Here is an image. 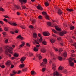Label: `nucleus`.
Listing matches in <instances>:
<instances>
[{
    "label": "nucleus",
    "mask_w": 76,
    "mask_h": 76,
    "mask_svg": "<svg viewBox=\"0 0 76 76\" xmlns=\"http://www.w3.org/2000/svg\"><path fill=\"white\" fill-rule=\"evenodd\" d=\"M13 48L11 47H9L5 51V54L7 56H8L10 57L11 56L10 54L9 53V52L10 53L13 54V52H12V50Z\"/></svg>",
    "instance_id": "f257e3e1"
},
{
    "label": "nucleus",
    "mask_w": 76,
    "mask_h": 76,
    "mask_svg": "<svg viewBox=\"0 0 76 76\" xmlns=\"http://www.w3.org/2000/svg\"><path fill=\"white\" fill-rule=\"evenodd\" d=\"M75 60V58H70L69 60V65L70 66H74V63L72 62V61Z\"/></svg>",
    "instance_id": "f03ea898"
},
{
    "label": "nucleus",
    "mask_w": 76,
    "mask_h": 76,
    "mask_svg": "<svg viewBox=\"0 0 76 76\" xmlns=\"http://www.w3.org/2000/svg\"><path fill=\"white\" fill-rule=\"evenodd\" d=\"M43 62L41 63V64H40V66L42 67H44L46 63H47V59H44L43 60Z\"/></svg>",
    "instance_id": "7ed1b4c3"
},
{
    "label": "nucleus",
    "mask_w": 76,
    "mask_h": 76,
    "mask_svg": "<svg viewBox=\"0 0 76 76\" xmlns=\"http://www.w3.org/2000/svg\"><path fill=\"white\" fill-rule=\"evenodd\" d=\"M42 14L43 15H45V17L46 18V19H48V20H50V18H49L48 16L47 15V14L46 12H42Z\"/></svg>",
    "instance_id": "20e7f679"
},
{
    "label": "nucleus",
    "mask_w": 76,
    "mask_h": 76,
    "mask_svg": "<svg viewBox=\"0 0 76 76\" xmlns=\"http://www.w3.org/2000/svg\"><path fill=\"white\" fill-rule=\"evenodd\" d=\"M42 34L44 36H49L50 33L48 31L44 32L42 33Z\"/></svg>",
    "instance_id": "39448f33"
},
{
    "label": "nucleus",
    "mask_w": 76,
    "mask_h": 76,
    "mask_svg": "<svg viewBox=\"0 0 76 76\" xmlns=\"http://www.w3.org/2000/svg\"><path fill=\"white\" fill-rule=\"evenodd\" d=\"M54 76H62L61 74H59V73L57 72H56L53 73Z\"/></svg>",
    "instance_id": "423d86ee"
},
{
    "label": "nucleus",
    "mask_w": 76,
    "mask_h": 76,
    "mask_svg": "<svg viewBox=\"0 0 76 76\" xmlns=\"http://www.w3.org/2000/svg\"><path fill=\"white\" fill-rule=\"evenodd\" d=\"M53 26H54L55 27V28L56 29V31H61V28H60L58 27L57 26H56L55 24H53Z\"/></svg>",
    "instance_id": "0eeeda50"
},
{
    "label": "nucleus",
    "mask_w": 76,
    "mask_h": 76,
    "mask_svg": "<svg viewBox=\"0 0 76 76\" xmlns=\"http://www.w3.org/2000/svg\"><path fill=\"white\" fill-rule=\"evenodd\" d=\"M19 1L21 3V4H23V3H26L27 0H19Z\"/></svg>",
    "instance_id": "6e6552de"
},
{
    "label": "nucleus",
    "mask_w": 76,
    "mask_h": 76,
    "mask_svg": "<svg viewBox=\"0 0 76 76\" xmlns=\"http://www.w3.org/2000/svg\"><path fill=\"white\" fill-rule=\"evenodd\" d=\"M37 8L38 10H42V7H41L39 4H38V6H37Z\"/></svg>",
    "instance_id": "1a4fd4ad"
},
{
    "label": "nucleus",
    "mask_w": 76,
    "mask_h": 76,
    "mask_svg": "<svg viewBox=\"0 0 76 76\" xmlns=\"http://www.w3.org/2000/svg\"><path fill=\"white\" fill-rule=\"evenodd\" d=\"M52 68L53 71H55V70H56V65H55L54 64H52Z\"/></svg>",
    "instance_id": "9d476101"
},
{
    "label": "nucleus",
    "mask_w": 76,
    "mask_h": 76,
    "mask_svg": "<svg viewBox=\"0 0 76 76\" xmlns=\"http://www.w3.org/2000/svg\"><path fill=\"white\" fill-rule=\"evenodd\" d=\"M66 33H67V32L66 31H62V32L60 33V35L61 36H63V35H64V34H66Z\"/></svg>",
    "instance_id": "9b49d317"
},
{
    "label": "nucleus",
    "mask_w": 76,
    "mask_h": 76,
    "mask_svg": "<svg viewBox=\"0 0 76 76\" xmlns=\"http://www.w3.org/2000/svg\"><path fill=\"white\" fill-rule=\"evenodd\" d=\"M38 36L39 37H40V38L39 40V41H40V42H42V37H41V34H38Z\"/></svg>",
    "instance_id": "f8f14e48"
},
{
    "label": "nucleus",
    "mask_w": 76,
    "mask_h": 76,
    "mask_svg": "<svg viewBox=\"0 0 76 76\" xmlns=\"http://www.w3.org/2000/svg\"><path fill=\"white\" fill-rule=\"evenodd\" d=\"M33 40L35 41L36 44H39V41L38 39H37L36 40L34 39H33Z\"/></svg>",
    "instance_id": "ddd939ff"
},
{
    "label": "nucleus",
    "mask_w": 76,
    "mask_h": 76,
    "mask_svg": "<svg viewBox=\"0 0 76 76\" xmlns=\"http://www.w3.org/2000/svg\"><path fill=\"white\" fill-rule=\"evenodd\" d=\"M26 59V57H23L20 59V61H21V63H23V61H24Z\"/></svg>",
    "instance_id": "4468645a"
},
{
    "label": "nucleus",
    "mask_w": 76,
    "mask_h": 76,
    "mask_svg": "<svg viewBox=\"0 0 76 76\" xmlns=\"http://www.w3.org/2000/svg\"><path fill=\"white\" fill-rule=\"evenodd\" d=\"M58 15H60L62 14V11L60 9H58Z\"/></svg>",
    "instance_id": "2eb2a0df"
},
{
    "label": "nucleus",
    "mask_w": 76,
    "mask_h": 76,
    "mask_svg": "<svg viewBox=\"0 0 76 76\" xmlns=\"http://www.w3.org/2000/svg\"><path fill=\"white\" fill-rule=\"evenodd\" d=\"M24 66L25 65L24 64H21L19 65V67L20 68V69H22V68H23Z\"/></svg>",
    "instance_id": "dca6fc26"
},
{
    "label": "nucleus",
    "mask_w": 76,
    "mask_h": 76,
    "mask_svg": "<svg viewBox=\"0 0 76 76\" xmlns=\"http://www.w3.org/2000/svg\"><path fill=\"white\" fill-rule=\"evenodd\" d=\"M10 64V61H8L6 63V65H7V66H9Z\"/></svg>",
    "instance_id": "f3484780"
},
{
    "label": "nucleus",
    "mask_w": 76,
    "mask_h": 76,
    "mask_svg": "<svg viewBox=\"0 0 76 76\" xmlns=\"http://www.w3.org/2000/svg\"><path fill=\"white\" fill-rule=\"evenodd\" d=\"M33 37L34 38H36L37 37V35L35 33H34L33 34Z\"/></svg>",
    "instance_id": "a211bd4d"
},
{
    "label": "nucleus",
    "mask_w": 76,
    "mask_h": 76,
    "mask_svg": "<svg viewBox=\"0 0 76 76\" xmlns=\"http://www.w3.org/2000/svg\"><path fill=\"white\" fill-rule=\"evenodd\" d=\"M17 38H19V39H23V37L21 36V35H19L17 37Z\"/></svg>",
    "instance_id": "6ab92c4d"
},
{
    "label": "nucleus",
    "mask_w": 76,
    "mask_h": 76,
    "mask_svg": "<svg viewBox=\"0 0 76 76\" xmlns=\"http://www.w3.org/2000/svg\"><path fill=\"white\" fill-rule=\"evenodd\" d=\"M22 44L20 45V48L22 47H23V46H24V45H25V42H22Z\"/></svg>",
    "instance_id": "aec40b11"
},
{
    "label": "nucleus",
    "mask_w": 76,
    "mask_h": 76,
    "mask_svg": "<svg viewBox=\"0 0 76 76\" xmlns=\"http://www.w3.org/2000/svg\"><path fill=\"white\" fill-rule=\"evenodd\" d=\"M66 10L67 11H68L69 12H73V10H72L71 9H66Z\"/></svg>",
    "instance_id": "412c9836"
},
{
    "label": "nucleus",
    "mask_w": 76,
    "mask_h": 76,
    "mask_svg": "<svg viewBox=\"0 0 76 76\" xmlns=\"http://www.w3.org/2000/svg\"><path fill=\"white\" fill-rule=\"evenodd\" d=\"M31 22L32 23H35L36 22V20L35 19H32L31 20Z\"/></svg>",
    "instance_id": "4be33fe9"
},
{
    "label": "nucleus",
    "mask_w": 76,
    "mask_h": 76,
    "mask_svg": "<svg viewBox=\"0 0 76 76\" xmlns=\"http://www.w3.org/2000/svg\"><path fill=\"white\" fill-rule=\"evenodd\" d=\"M63 56L65 57H67V53L66 52H64L63 54Z\"/></svg>",
    "instance_id": "5701e85b"
},
{
    "label": "nucleus",
    "mask_w": 76,
    "mask_h": 76,
    "mask_svg": "<svg viewBox=\"0 0 76 76\" xmlns=\"http://www.w3.org/2000/svg\"><path fill=\"white\" fill-rule=\"evenodd\" d=\"M31 75H35L36 74V72L34 71H32L31 72Z\"/></svg>",
    "instance_id": "b1692460"
},
{
    "label": "nucleus",
    "mask_w": 76,
    "mask_h": 76,
    "mask_svg": "<svg viewBox=\"0 0 76 76\" xmlns=\"http://www.w3.org/2000/svg\"><path fill=\"white\" fill-rule=\"evenodd\" d=\"M37 57H39V60H41V59L42 58V57H41V56H40V55L39 54H37Z\"/></svg>",
    "instance_id": "393cba45"
},
{
    "label": "nucleus",
    "mask_w": 76,
    "mask_h": 76,
    "mask_svg": "<svg viewBox=\"0 0 76 76\" xmlns=\"http://www.w3.org/2000/svg\"><path fill=\"white\" fill-rule=\"evenodd\" d=\"M50 41L51 43H54L55 42V40H54V39H50Z\"/></svg>",
    "instance_id": "a878e982"
},
{
    "label": "nucleus",
    "mask_w": 76,
    "mask_h": 76,
    "mask_svg": "<svg viewBox=\"0 0 76 76\" xmlns=\"http://www.w3.org/2000/svg\"><path fill=\"white\" fill-rule=\"evenodd\" d=\"M34 51L37 52L38 50V48L36 47H34Z\"/></svg>",
    "instance_id": "bb28decb"
},
{
    "label": "nucleus",
    "mask_w": 76,
    "mask_h": 76,
    "mask_svg": "<svg viewBox=\"0 0 76 76\" xmlns=\"http://www.w3.org/2000/svg\"><path fill=\"white\" fill-rule=\"evenodd\" d=\"M4 30L5 31H8V30L9 29V27H5L4 28Z\"/></svg>",
    "instance_id": "cd10ccee"
},
{
    "label": "nucleus",
    "mask_w": 76,
    "mask_h": 76,
    "mask_svg": "<svg viewBox=\"0 0 76 76\" xmlns=\"http://www.w3.org/2000/svg\"><path fill=\"white\" fill-rule=\"evenodd\" d=\"M15 8H17V10L20 9V7L19 6H18L17 5H15Z\"/></svg>",
    "instance_id": "c85d7f7f"
},
{
    "label": "nucleus",
    "mask_w": 76,
    "mask_h": 76,
    "mask_svg": "<svg viewBox=\"0 0 76 76\" xmlns=\"http://www.w3.org/2000/svg\"><path fill=\"white\" fill-rule=\"evenodd\" d=\"M27 70H28V68H24V69H23L22 71V72H26V71H27Z\"/></svg>",
    "instance_id": "c756f323"
},
{
    "label": "nucleus",
    "mask_w": 76,
    "mask_h": 76,
    "mask_svg": "<svg viewBox=\"0 0 76 76\" xmlns=\"http://www.w3.org/2000/svg\"><path fill=\"white\" fill-rule=\"evenodd\" d=\"M70 30H73L75 29V27L73 26H70Z\"/></svg>",
    "instance_id": "7c9ffc66"
},
{
    "label": "nucleus",
    "mask_w": 76,
    "mask_h": 76,
    "mask_svg": "<svg viewBox=\"0 0 76 76\" xmlns=\"http://www.w3.org/2000/svg\"><path fill=\"white\" fill-rule=\"evenodd\" d=\"M41 51L42 53H44L46 51V50L45 49H43L41 50Z\"/></svg>",
    "instance_id": "2f4dec72"
},
{
    "label": "nucleus",
    "mask_w": 76,
    "mask_h": 76,
    "mask_svg": "<svg viewBox=\"0 0 76 76\" xmlns=\"http://www.w3.org/2000/svg\"><path fill=\"white\" fill-rule=\"evenodd\" d=\"M20 28L22 29H25V27L24 25H22L20 26Z\"/></svg>",
    "instance_id": "473e14b6"
},
{
    "label": "nucleus",
    "mask_w": 76,
    "mask_h": 76,
    "mask_svg": "<svg viewBox=\"0 0 76 76\" xmlns=\"http://www.w3.org/2000/svg\"><path fill=\"white\" fill-rule=\"evenodd\" d=\"M14 56V57H18V56H19V55L16 53H15Z\"/></svg>",
    "instance_id": "72a5a7b5"
},
{
    "label": "nucleus",
    "mask_w": 76,
    "mask_h": 76,
    "mask_svg": "<svg viewBox=\"0 0 76 76\" xmlns=\"http://www.w3.org/2000/svg\"><path fill=\"white\" fill-rule=\"evenodd\" d=\"M62 51H63L62 49H60L58 50L59 54H60V53H61V52Z\"/></svg>",
    "instance_id": "f704fd0d"
},
{
    "label": "nucleus",
    "mask_w": 76,
    "mask_h": 76,
    "mask_svg": "<svg viewBox=\"0 0 76 76\" xmlns=\"http://www.w3.org/2000/svg\"><path fill=\"white\" fill-rule=\"evenodd\" d=\"M29 28L31 29H34V26H32L30 25L29 26Z\"/></svg>",
    "instance_id": "c9c22d12"
},
{
    "label": "nucleus",
    "mask_w": 76,
    "mask_h": 76,
    "mask_svg": "<svg viewBox=\"0 0 76 76\" xmlns=\"http://www.w3.org/2000/svg\"><path fill=\"white\" fill-rule=\"evenodd\" d=\"M45 6H46V7L49 5L48 3H47V2H45Z\"/></svg>",
    "instance_id": "e433bc0d"
},
{
    "label": "nucleus",
    "mask_w": 76,
    "mask_h": 76,
    "mask_svg": "<svg viewBox=\"0 0 76 76\" xmlns=\"http://www.w3.org/2000/svg\"><path fill=\"white\" fill-rule=\"evenodd\" d=\"M42 43L43 45H47V43L45 41H43L42 42Z\"/></svg>",
    "instance_id": "4c0bfd02"
},
{
    "label": "nucleus",
    "mask_w": 76,
    "mask_h": 76,
    "mask_svg": "<svg viewBox=\"0 0 76 76\" xmlns=\"http://www.w3.org/2000/svg\"><path fill=\"white\" fill-rule=\"evenodd\" d=\"M58 60H60V61H61V60H62V57H61V56H59L58 57Z\"/></svg>",
    "instance_id": "58836bf2"
},
{
    "label": "nucleus",
    "mask_w": 76,
    "mask_h": 76,
    "mask_svg": "<svg viewBox=\"0 0 76 76\" xmlns=\"http://www.w3.org/2000/svg\"><path fill=\"white\" fill-rule=\"evenodd\" d=\"M47 24L48 26H51V23L50 22H48L47 23Z\"/></svg>",
    "instance_id": "ea45409f"
},
{
    "label": "nucleus",
    "mask_w": 76,
    "mask_h": 76,
    "mask_svg": "<svg viewBox=\"0 0 76 76\" xmlns=\"http://www.w3.org/2000/svg\"><path fill=\"white\" fill-rule=\"evenodd\" d=\"M12 25H13V26H17V24L15 23H12Z\"/></svg>",
    "instance_id": "a19ab883"
},
{
    "label": "nucleus",
    "mask_w": 76,
    "mask_h": 76,
    "mask_svg": "<svg viewBox=\"0 0 76 76\" xmlns=\"http://www.w3.org/2000/svg\"><path fill=\"white\" fill-rule=\"evenodd\" d=\"M22 4H21V7L22 8V9H25V8H26V7L25 6H24Z\"/></svg>",
    "instance_id": "79ce46f5"
},
{
    "label": "nucleus",
    "mask_w": 76,
    "mask_h": 76,
    "mask_svg": "<svg viewBox=\"0 0 76 76\" xmlns=\"http://www.w3.org/2000/svg\"><path fill=\"white\" fill-rule=\"evenodd\" d=\"M52 31H53V32H54V33H55V34H57V31H56L55 30L52 29Z\"/></svg>",
    "instance_id": "37998d69"
},
{
    "label": "nucleus",
    "mask_w": 76,
    "mask_h": 76,
    "mask_svg": "<svg viewBox=\"0 0 76 76\" xmlns=\"http://www.w3.org/2000/svg\"><path fill=\"white\" fill-rule=\"evenodd\" d=\"M64 73H67V70L65 69L63 71Z\"/></svg>",
    "instance_id": "c03bdc74"
},
{
    "label": "nucleus",
    "mask_w": 76,
    "mask_h": 76,
    "mask_svg": "<svg viewBox=\"0 0 76 76\" xmlns=\"http://www.w3.org/2000/svg\"><path fill=\"white\" fill-rule=\"evenodd\" d=\"M2 51H3L2 48H0V53H1Z\"/></svg>",
    "instance_id": "a18cd8bd"
},
{
    "label": "nucleus",
    "mask_w": 76,
    "mask_h": 76,
    "mask_svg": "<svg viewBox=\"0 0 76 76\" xmlns=\"http://www.w3.org/2000/svg\"><path fill=\"white\" fill-rule=\"evenodd\" d=\"M8 39H7L5 40V43H6V44H7V42H8Z\"/></svg>",
    "instance_id": "49530a36"
},
{
    "label": "nucleus",
    "mask_w": 76,
    "mask_h": 76,
    "mask_svg": "<svg viewBox=\"0 0 76 76\" xmlns=\"http://www.w3.org/2000/svg\"><path fill=\"white\" fill-rule=\"evenodd\" d=\"M0 10L1 11H4V9L2 7L0 8Z\"/></svg>",
    "instance_id": "de8ad7c7"
},
{
    "label": "nucleus",
    "mask_w": 76,
    "mask_h": 76,
    "mask_svg": "<svg viewBox=\"0 0 76 76\" xmlns=\"http://www.w3.org/2000/svg\"><path fill=\"white\" fill-rule=\"evenodd\" d=\"M57 39L58 40H59V41H60V40H61V37H59L58 38H57Z\"/></svg>",
    "instance_id": "09e8293b"
},
{
    "label": "nucleus",
    "mask_w": 76,
    "mask_h": 76,
    "mask_svg": "<svg viewBox=\"0 0 76 76\" xmlns=\"http://www.w3.org/2000/svg\"><path fill=\"white\" fill-rule=\"evenodd\" d=\"M0 23H1V25H3V24H4L3 22L1 20H0Z\"/></svg>",
    "instance_id": "8fccbe9b"
},
{
    "label": "nucleus",
    "mask_w": 76,
    "mask_h": 76,
    "mask_svg": "<svg viewBox=\"0 0 76 76\" xmlns=\"http://www.w3.org/2000/svg\"><path fill=\"white\" fill-rule=\"evenodd\" d=\"M39 19H42V16L41 15H39L38 16Z\"/></svg>",
    "instance_id": "3c124183"
},
{
    "label": "nucleus",
    "mask_w": 76,
    "mask_h": 76,
    "mask_svg": "<svg viewBox=\"0 0 76 76\" xmlns=\"http://www.w3.org/2000/svg\"><path fill=\"white\" fill-rule=\"evenodd\" d=\"M72 45L73 46H74V47H76V42H75L74 44H72Z\"/></svg>",
    "instance_id": "603ef678"
},
{
    "label": "nucleus",
    "mask_w": 76,
    "mask_h": 76,
    "mask_svg": "<svg viewBox=\"0 0 76 76\" xmlns=\"http://www.w3.org/2000/svg\"><path fill=\"white\" fill-rule=\"evenodd\" d=\"M4 16L5 18H7V19H9V17H8V16H7V15H5Z\"/></svg>",
    "instance_id": "864d4df0"
},
{
    "label": "nucleus",
    "mask_w": 76,
    "mask_h": 76,
    "mask_svg": "<svg viewBox=\"0 0 76 76\" xmlns=\"http://www.w3.org/2000/svg\"><path fill=\"white\" fill-rule=\"evenodd\" d=\"M58 69H59V70H62V69H63V68H62V67H61V66H60L59 67Z\"/></svg>",
    "instance_id": "5fc2aeb1"
},
{
    "label": "nucleus",
    "mask_w": 76,
    "mask_h": 76,
    "mask_svg": "<svg viewBox=\"0 0 76 76\" xmlns=\"http://www.w3.org/2000/svg\"><path fill=\"white\" fill-rule=\"evenodd\" d=\"M54 50H55L56 51H58V50L57 49V48H54Z\"/></svg>",
    "instance_id": "6e6d98bb"
},
{
    "label": "nucleus",
    "mask_w": 76,
    "mask_h": 76,
    "mask_svg": "<svg viewBox=\"0 0 76 76\" xmlns=\"http://www.w3.org/2000/svg\"><path fill=\"white\" fill-rule=\"evenodd\" d=\"M45 70V68H43L42 69V72H44Z\"/></svg>",
    "instance_id": "4d7b16f0"
},
{
    "label": "nucleus",
    "mask_w": 76,
    "mask_h": 76,
    "mask_svg": "<svg viewBox=\"0 0 76 76\" xmlns=\"http://www.w3.org/2000/svg\"><path fill=\"white\" fill-rule=\"evenodd\" d=\"M1 68H2V69H4V68L5 67V66L4 65H2L1 66Z\"/></svg>",
    "instance_id": "13d9d810"
},
{
    "label": "nucleus",
    "mask_w": 76,
    "mask_h": 76,
    "mask_svg": "<svg viewBox=\"0 0 76 76\" xmlns=\"http://www.w3.org/2000/svg\"><path fill=\"white\" fill-rule=\"evenodd\" d=\"M3 20H4V21L5 22H8L7 21V19H6V18H4L3 19Z\"/></svg>",
    "instance_id": "bf43d9fd"
},
{
    "label": "nucleus",
    "mask_w": 76,
    "mask_h": 76,
    "mask_svg": "<svg viewBox=\"0 0 76 76\" xmlns=\"http://www.w3.org/2000/svg\"><path fill=\"white\" fill-rule=\"evenodd\" d=\"M29 56H33V54L31 53H29Z\"/></svg>",
    "instance_id": "052dcab7"
},
{
    "label": "nucleus",
    "mask_w": 76,
    "mask_h": 76,
    "mask_svg": "<svg viewBox=\"0 0 76 76\" xmlns=\"http://www.w3.org/2000/svg\"><path fill=\"white\" fill-rule=\"evenodd\" d=\"M12 73L14 74H16V73H17V72H15L14 71H13L12 72Z\"/></svg>",
    "instance_id": "680f3d73"
},
{
    "label": "nucleus",
    "mask_w": 76,
    "mask_h": 76,
    "mask_svg": "<svg viewBox=\"0 0 76 76\" xmlns=\"http://www.w3.org/2000/svg\"><path fill=\"white\" fill-rule=\"evenodd\" d=\"M13 67H14V65H11V68L12 69L13 68Z\"/></svg>",
    "instance_id": "e2e57ef3"
},
{
    "label": "nucleus",
    "mask_w": 76,
    "mask_h": 76,
    "mask_svg": "<svg viewBox=\"0 0 76 76\" xmlns=\"http://www.w3.org/2000/svg\"><path fill=\"white\" fill-rule=\"evenodd\" d=\"M10 32L11 34H14L15 33V32L14 31H11Z\"/></svg>",
    "instance_id": "0e129e2a"
},
{
    "label": "nucleus",
    "mask_w": 76,
    "mask_h": 76,
    "mask_svg": "<svg viewBox=\"0 0 76 76\" xmlns=\"http://www.w3.org/2000/svg\"><path fill=\"white\" fill-rule=\"evenodd\" d=\"M49 63H50V64H51V63H52V60L51 59V60H50Z\"/></svg>",
    "instance_id": "69168bd1"
},
{
    "label": "nucleus",
    "mask_w": 76,
    "mask_h": 76,
    "mask_svg": "<svg viewBox=\"0 0 76 76\" xmlns=\"http://www.w3.org/2000/svg\"><path fill=\"white\" fill-rule=\"evenodd\" d=\"M17 15H20V13H19V12H17Z\"/></svg>",
    "instance_id": "338daca9"
},
{
    "label": "nucleus",
    "mask_w": 76,
    "mask_h": 76,
    "mask_svg": "<svg viewBox=\"0 0 76 76\" xmlns=\"http://www.w3.org/2000/svg\"><path fill=\"white\" fill-rule=\"evenodd\" d=\"M11 60H14L15 59V58L14 57H12L11 58Z\"/></svg>",
    "instance_id": "774afa93"
}]
</instances>
